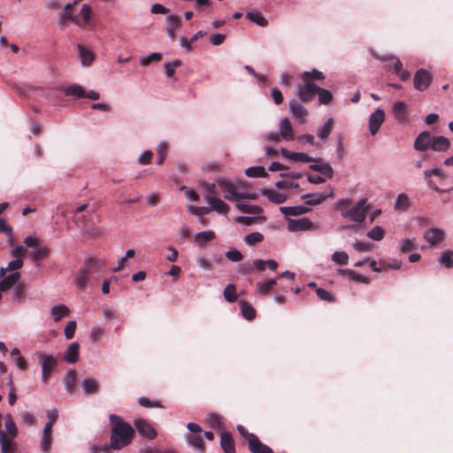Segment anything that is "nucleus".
I'll return each instance as SVG.
<instances>
[{
  "mask_svg": "<svg viewBox=\"0 0 453 453\" xmlns=\"http://www.w3.org/2000/svg\"><path fill=\"white\" fill-rule=\"evenodd\" d=\"M242 317L247 320H253L256 318V310L245 300L239 302Z\"/></svg>",
  "mask_w": 453,
  "mask_h": 453,
  "instance_id": "obj_32",
  "label": "nucleus"
},
{
  "mask_svg": "<svg viewBox=\"0 0 453 453\" xmlns=\"http://www.w3.org/2000/svg\"><path fill=\"white\" fill-rule=\"evenodd\" d=\"M264 241V235L259 232H254L245 235L244 242L250 246H254Z\"/></svg>",
  "mask_w": 453,
  "mask_h": 453,
  "instance_id": "obj_48",
  "label": "nucleus"
},
{
  "mask_svg": "<svg viewBox=\"0 0 453 453\" xmlns=\"http://www.w3.org/2000/svg\"><path fill=\"white\" fill-rule=\"evenodd\" d=\"M110 423L111 426V448L120 449L127 446L134 437V428L121 417L115 414L110 416Z\"/></svg>",
  "mask_w": 453,
  "mask_h": 453,
  "instance_id": "obj_1",
  "label": "nucleus"
},
{
  "mask_svg": "<svg viewBox=\"0 0 453 453\" xmlns=\"http://www.w3.org/2000/svg\"><path fill=\"white\" fill-rule=\"evenodd\" d=\"M162 59V55L160 53L155 52L151 53L146 58H143V66L148 65L152 62H159Z\"/></svg>",
  "mask_w": 453,
  "mask_h": 453,
  "instance_id": "obj_64",
  "label": "nucleus"
},
{
  "mask_svg": "<svg viewBox=\"0 0 453 453\" xmlns=\"http://www.w3.org/2000/svg\"><path fill=\"white\" fill-rule=\"evenodd\" d=\"M277 279H269L265 281L258 282L257 283V290L261 295H267L269 292L274 288V286L277 284Z\"/></svg>",
  "mask_w": 453,
  "mask_h": 453,
  "instance_id": "obj_36",
  "label": "nucleus"
},
{
  "mask_svg": "<svg viewBox=\"0 0 453 453\" xmlns=\"http://www.w3.org/2000/svg\"><path fill=\"white\" fill-rule=\"evenodd\" d=\"M316 293H317L318 296L319 297V299H321V300L327 301L329 303H333L335 301L334 296L324 288H318L316 289Z\"/></svg>",
  "mask_w": 453,
  "mask_h": 453,
  "instance_id": "obj_59",
  "label": "nucleus"
},
{
  "mask_svg": "<svg viewBox=\"0 0 453 453\" xmlns=\"http://www.w3.org/2000/svg\"><path fill=\"white\" fill-rule=\"evenodd\" d=\"M81 386L83 391L87 395L96 394L99 391V382L92 378H86L82 380Z\"/></svg>",
  "mask_w": 453,
  "mask_h": 453,
  "instance_id": "obj_28",
  "label": "nucleus"
},
{
  "mask_svg": "<svg viewBox=\"0 0 453 453\" xmlns=\"http://www.w3.org/2000/svg\"><path fill=\"white\" fill-rule=\"evenodd\" d=\"M65 94L68 96H74L77 98H85L86 97V91L84 88L77 84H72L68 86L67 88L63 89Z\"/></svg>",
  "mask_w": 453,
  "mask_h": 453,
  "instance_id": "obj_34",
  "label": "nucleus"
},
{
  "mask_svg": "<svg viewBox=\"0 0 453 453\" xmlns=\"http://www.w3.org/2000/svg\"><path fill=\"white\" fill-rule=\"evenodd\" d=\"M332 260L342 265H345L348 264L349 256L345 251H335L332 256Z\"/></svg>",
  "mask_w": 453,
  "mask_h": 453,
  "instance_id": "obj_52",
  "label": "nucleus"
},
{
  "mask_svg": "<svg viewBox=\"0 0 453 453\" xmlns=\"http://www.w3.org/2000/svg\"><path fill=\"white\" fill-rule=\"evenodd\" d=\"M76 329V322L75 321H70L67 323V325L65 327V335L66 339H73L74 336Z\"/></svg>",
  "mask_w": 453,
  "mask_h": 453,
  "instance_id": "obj_63",
  "label": "nucleus"
},
{
  "mask_svg": "<svg viewBox=\"0 0 453 453\" xmlns=\"http://www.w3.org/2000/svg\"><path fill=\"white\" fill-rule=\"evenodd\" d=\"M236 208L242 213L258 214L262 212L263 209L257 205L244 204L237 202Z\"/></svg>",
  "mask_w": 453,
  "mask_h": 453,
  "instance_id": "obj_43",
  "label": "nucleus"
},
{
  "mask_svg": "<svg viewBox=\"0 0 453 453\" xmlns=\"http://www.w3.org/2000/svg\"><path fill=\"white\" fill-rule=\"evenodd\" d=\"M317 89H319V86L313 82L303 81V85L297 88L296 95L302 102L309 103L314 99Z\"/></svg>",
  "mask_w": 453,
  "mask_h": 453,
  "instance_id": "obj_8",
  "label": "nucleus"
},
{
  "mask_svg": "<svg viewBox=\"0 0 453 453\" xmlns=\"http://www.w3.org/2000/svg\"><path fill=\"white\" fill-rule=\"evenodd\" d=\"M312 227L313 224L308 218L288 219V228L291 232L309 230Z\"/></svg>",
  "mask_w": 453,
  "mask_h": 453,
  "instance_id": "obj_16",
  "label": "nucleus"
},
{
  "mask_svg": "<svg viewBox=\"0 0 453 453\" xmlns=\"http://www.w3.org/2000/svg\"><path fill=\"white\" fill-rule=\"evenodd\" d=\"M246 18L259 27H265L268 25L267 19L257 11L247 12Z\"/></svg>",
  "mask_w": 453,
  "mask_h": 453,
  "instance_id": "obj_35",
  "label": "nucleus"
},
{
  "mask_svg": "<svg viewBox=\"0 0 453 453\" xmlns=\"http://www.w3.org/2000/svg\"><path fill=\"white\" fill-rule=\"evenodd\" d=\"M226 257L227 259H229L233 262H240L243 258L242 254L238 250H236L234 248H230L226 252Z\"/></svg>",
  "mask_w": 453,
  "mask_h": 453,
  "instance_id": "obj_56",
  "label": "nucleus"
},
{
  "mask_svg": "<svg viewBox=\"0 0 453 453\" xmlns=\"http://www.w3.org/2000/svg\"><path fill=\"white\" fill-rule=\"evenodd\" d=\"M450 147V142L444 136H433L431 149L434 151H446Z\"/></svg>",
  "mask_w": 453,
  "mask_h": 453,
  "instance_id": "obj_21",
  "label": "nucleus"
},
{
  "mask_svg": "<svg viewBox=\"0 0 453 453\" xmlns=\"http://www.w3.org/2000/svg\"><path fill=\"white\" fill-rule=\"evenodd\" d=\"M77 49L79 51L80 58L81 60V64L85 66L90 65L95 59V55L93 52L81 44H78Z\"/></svg>",
  "mask_w": 453,
  "mask_h": 453,
  "instance_id": "obj_27",
  "label": "nucleus"
},
{
  "mask_svg": "<svg viewBox=\"0 0 453 453\" xmlns=\"http://www.w3.org/2000/svg\"><path fill=\"white\" fill-rule=\"evenodd\" d=\"M423 237L431 246H436L443 241L445 234L441 229L429 228L425 231Z\"/></svg>",
  "mask_w": 453,
  "mask_h": 453,
  "instance_id": "obj_14",
  "label": "nucleus"
},
{
  "mask_svg": "<svg viewBox=\"0 0 453 453\" xmlns=\"http://www.w3.org/2000/svg\"><path fill=\"white\" fill-rule=\"evenodd\" d=\"M70 310L64 304L56 305L51 308L50 313L54 317V320L58 322L63 317L69 314Z\"/></svg>",
  "mask_w": 453,
  "mask_h": 453,
  "instance_id": "obj_38",
  "label": "nucleus"
},
{
  "mask_svg": "<svg viewBox=\"0 0 453 453\" xmlns=\"http://www.w3.org/2000/svg\"><path fill=\"white\" fill-rule=\"evenodd\" d=\"M245 173L249 177L257 178V177H266L267 173L263 166H251L246 169Z\"/></svg>",
  "mask_w": 453,
  "mask_h": 453,
  "instance_id": "obj_46",
  "label": "nucleus"
},
{
  "mask_svg": "<svg viewBox=\"0 0 453 453\" xmlns=\"http://www.w3.org/2000/svg\"><path fill=\"white\" fill-rule=\"evenodd\" d=\"M167 22V33L172 40L175 38V30L180 24V18L176 15H170L166 18Z\"/></svg>",
  "mask_w": 453,
  "mask_h": 453,
  "instance_id": "obj_33",
  "label": "nucleus"
},
{
  "mask_svg": "<svg viewBox=\"0 0 453 453\" xmlns=\"http://www.w3.org/2000/svg\"><path fill=\"white\" fill-rule=\"evenodd\" d=\"M215 238V234L213 231H204L200 232L196 235V240L199 243H203L206 242H210Z\"/></svg>",
  "mask_w": 453,
  "mask_h": 453,
  "instance_id": "obj_54",
  "label": "nucleus"
},
{
  "mask_svg": "<svg viewBox=\"0 0 453 453\" xmlns=\"http://www.w3.org/2000/svg\"><path fill=\"white\" fill-rule=\"evenodd\" d=\"M99 217L96 212L88 213L82 216L80 222H76L81 229L84 235L94 238L101 234V229L98 226Z\"/></svg>",
  "mask_w": 453,
  "mask_h": 453,
  "instance_id": "obj_5",
  "label": "nucleus"
},
{
  "mask_svg": "<svg viewBox=\"0 0 453 453\" xmlns=\"http://www.w3.org/2000/svg\"><path fill=\"white\" fill-rule=\"evenodd\" d=\"M207 423L211 428H222L221 417L217 414H210L207 418Z\"/></svg>",
  "mask_w": 453,
  "mask_h": 453,
  "instance_id": "obj_55",
  "label": "nucleus"
},
{
  "mask_svg": "<svg viewBox=\"0 0 453 453\" xmlns=\"http://www.w3.org/2000/svg\"><path fill=\"white\" fill-rule=\"evenodd\" d=\"M433 136L428 131L421 132L414 142V149L418 151H426L431 148Z\"/></svg>",
  "mask_w": 453,
  "mask_h": 453,
  "instance_id": "obj_13",
  "label": "nucleus"
},
{
  "mask_svg": "<svg viewBox=\"0 0 453 453\" xmlns=\"http://www.w3.org/2000/svg\"><path fill=\"white\" fill-rule=\"evenodd\" d=\"M206 187L208 194L205 200L211 205L210 209L219 213L226 214L229 211V206L224 201L215 196V184H207Z\"/></svg>",
  "mask_w": 453,
  "mask_h": 453,
  "instance_id": "obj_6",
  "label": "nucleus"
},
{
  "mask_svg": "<svg viewBox=\"0 0 453 453\" xmlns=\"http://www.w3.org/2000/svg\"><path fill=\"white\" fill-rule=\"evenodd\" d=\"M12 436L6 434L4 431H0V445L2 453H14L16 445Z\"/></svg>",
  "mask_w": 453,
  "mask_h": 453,
  "instance_id": "obj_19",
  "label": "nucleus"
},
{
  "mask_svg": "<svg viewBox=\"0 0 453 453\" xmlns=\"http://www.w3.org/2000/svg\"><path fill=\"white\" fill-rule=\"evenodd\" d=\"M167 152H168V145L165 142H160L157 148V165L163 164V162L165 161V157L167 155Z\"/></svg>",
  "mask_w": 453,
  "mask_h": 453,
  "instance_id": "obj_50",
  "label": "nucleus"
},
{
  "mask_svg": "<svg viewBox=\"0 0 453 453\" xmlns=\"http://www.w3.org/2000/svg\"><path fill=\"white\" fill-rule=\"evenodd\" d=\"M333 127H334V119L332 118H330L326 120V122L324 124V126L321 128H319V130L318 131V136L322 140L326 139L329 136V134H331Z\"/></svg>",
  "mask_w": 453,
  "mask_h": 453,
  "instance_id": "obj_45",
  "label": "nucleus"
},
{
  "mask_svg": "<svg viewBox=\"0 0 453 453\" xmlns=\"http://www.w3.org/2000/svg\"><path fill=\"white\" fill-rule=\"evenodd\" d=\"M76 384V372L74 370H69L65 378V386L66 390L73 394L75 389Z\"/></svg>",
  "mask_w": 453,
  "mask_h": 453,
  "instance_id": "obj_40",
  "label": "nucleus"
},
{
  "mask_svg": "<svg viewBox=\"0 0 453 453\" xmlns=\"http://www.w3.org/2000/svg\"><path fill=\"white\" fill-rule=\"evenodd\" d=\"M4 425L8 435L15 438L18 434V429L11 415L6 416Z\"/></svg>",
  "mask_w": 453,
  "mask_h": 453,
  "instance_id": "obj_49",
  "label": "nucleus"
},
{
  "mask_svg": "<svg viewBox=\"0 0 453 453\" xmlns=\"http://www.w3.org/2000/svg\"><path fill=\"white\" fill-rule=\"evenodd\" d=\"M289 111L291 114L301 123L305 121V117L308 114L307 110L296 100H291L289 102Z\"/></svg>",
  "mask_w": 453,
  "mask_h": 453,
  "instance_id": "obj_18",
  "label": "nucleus"
},
{
  "mask_svg": "<svg viewBox=\"0 0 453 453\" xmlns=\"http://www.w3.org/2000/svg\"><path fill=\"white\" fill-rule=\"evenodd\" d=\"M392 112L397 123L405 124L408 122L407 107L403 102H396L392 107Z\"/></svg>",
  "mask_w": 453,
  "mask_h": 453,
  "instance_id": "obj_15",
  "label": "nucleus"
},
{
  "mask_svg": "<svg viewBox=\"0 0 453 453\" xmlns=\"http://www.w3.org/2000/svg\"><path fill=\"white\" fill-rule=\"evenodd\" d=\"M219 187L226 192L224 197L229 201L240 202L242 199L256 200L257 195L256 193H241L237 191L236 185L226 180H219Z\"/></svg>",
  "mask_w": 453,
  "mask_h": 453,
  "instance_id": "obj_4",
  "label": "nucleus"
},
{
  "mask_svg": "<svg viewBox=\"0 0 453 453\" xmlns=\"http://www.w3.org/2000/svg\"><path fill=\"white\" fill-rule=\"evenodd\" d=\"M20 279V273L14 272L12 274L3 278L0 280V291H6L12 288L14 285L18 283Z\"/></svg>",
  "mask_w": 453,
  "mask_h": 453,
  "instance_id": "obj_22",
  "label": "nucleus"
},
{
  "mask_svg": "<svg viewBox=\"0 0 453 453\" xmlns=\"http://www.w3.org/2000/svg\"><path fill=\"white\" fill-rule=\"evenodd\" d=\"M280 211L285 216H298L310 211V209L303 205L280 207Z\"/></svg>",
  "mask_w": 453,
  "mask_h": 453,
  "instance_id": "obj_31",
  "label": "nucleus"
},
{
  "mask_svg": "<svg viewBox=\"0 0 453 453\" xmlns=\"http://www.w3.org/2000/svg\"><path fill=\"white\" fill-rule=\"evenodd\" d=\"M433 77L431 73L425 69H419L416 72L413 78L414 88L417 90L424 91L431 84Z\"/></svg>",
  "mask_w": 453,
  "mask_h": 453,
  "instance_id": "obj_9",
  "label": "nucleus"
},
{
  "mask_svg": "<svg viewBox=\"0 0 453 453\" xmlns=\"http://www.w3.org/2000/svg\"><path fill=\"white\" fill-rule=\"evenodd\" d=\"M311 165L310 169L315 172H319V173L326 176L329 179H332L334 176V170L332 166L328 163H319Z\"/></svg>",
  "mask_w": 453,
  "mask_h": 453,
  "instance_id": "obj_30",
  "label": "nucleus"
},
{
  "mask_svg": "<svg viewBox=\"0 0 453 453\" xmlns=\"http://www.w3.org/2000/svg\"><path fill=\"white\" fill-rule=\"evenodd\" d=\"M281 155L292 161L295 162H320V158H314L312 157H310L309 155L303 153V152H291L288 150L287 149H281Z\"/></svg>",
  "mask_w": 453,
  "mask_h": 453,
  "instance_id": "obj_12",
  "label": "nucleus"
},
{
  "mask_svg": "<svg viewBox=\"0 0 453 453\" xmlns=\"http://www.w3.org/2000/svg\"><path fill=\"white\" fill-rule=\"evenodd\" d=\"M385 235L384 230L380 226H375L367 233V236L374 241H380Z\"/></svg>",
  "mask_w": 453,
  "mask_h": 453,
  "instance_id": "obj_53",
  "label": "nucleus"
},
{
  "mask_svg": "<svg viewBox=\"0 0 453 453\" xmlns=\"http://www.w3.org/2000/svg\"><path fill=\"white\" fill-rule=\"evenodd\" d=\"M334 192L331 190L329 193H314V194H306L303 196V199H305V204L307 205H319L323 203L326 198L333 197Z\"/></svg>",
  "mask_w": 453,
  "mask_h": 453,
  "instance_id": "obj_17",
  "label": "nucleus"
},
{
  "mask_svg": "<svg viewBox=\"0 0 453 453\" xmlns=\"http://www.w3.org/2000/svg\"><path fill=\"white\" fill-rule=\"evenodd\" d=\"M79 2H68L63 12L59 14L58 26L65 28L67 21H73L81 27H86L90 21L91 8L88 4H84L79 14H74L73 7Z\"/></svg>",
  "mask_w": 453,
  "mask_h": 453,
  "instance_id": "obj_2",
  "label": "nucleus"
},
{
  "mask_svg": "<svg viewBox=\"0 0 453 453\" xmlns=\"http://www.w3.org/2000/svg\"><path fill=\"white\" fill-rule=\"evenodd\" d=\"M301 79L303 81L312 82L311 80H318V81L324 80L325 75L323 74L322 72L314 68L311 71L303 72L301 74Z\"/></svg>",
  "mask_w": 453,
  "mask_h": 453,
  "instance_id": "obj_37",
  "label": "nucleus"
},
{
  "mask_svg": "<svg viewBox=\"0 0 453 453\" xmlns=\"http://www.w3.org/2000/svg\"><path fill=\"white\" fill-rule=\"evenodd\" d=\"M38 358L42 365V380L47 384L50 378L51 372L57 365V359L53 356L44 354H39Z\"/></svg>",
  "mask_w": 453,
  "mask_h": 453,
  "instance_id": "obj_7",
  "label": "nucleus"
},
{
  "mask_svg": "<svg viewBox=\"0 0 453 453\" xmlns=\"http://www.w3.org/2000/svg\"><path fill=\"white\" fill-rule=\"evenodd\" d=\"M157 435V433L152 425L143 419V438L153 440Z\"/></svg>",
  "mask_w": 453,
  "mask_h": 453,
  "instance_id": "obj_51",
  "label": "nucleus"
},
{
  "mask_svg": "<svg viewBox=\"0 0 453 453\" xmlns=\"http://www.w3.org/2000/svg\"><path fill=\"white\" fill-rule=\"evenodd\" d=\"M385 120V111L381 109H377L369 117V131L372 135H375L380 126Z\"/></svg>",
  "mask_w": 453,
  "mask_h": 453,
  "instance_id": "obj_10",
  "label": "nucleus"
},
{
  "mask_svg": "<svg viewBox=\"0 0 453 453\" xmlns=\"http://www.w3.org/2000/svg\"><path fill=\"white\" fill-rule=\"evenodd\" d=\"M338 273L349 276L352 280L361 283H369V279L357 274L355 271L350 269H338Z\"/></svg>",
  "mask_w": 453,
  "mask_h": 453,
  "instance_id": "obj_39",
  "label": "nucleus"
},
{
  "mask_svg": "<svg viewBox=\"0 0 453 453\" xmlns=\"http://www.w3.org/2000/svg\"><path fill=\"white\" fill-rule=\"evenodd\" d=\"M187 440L188 443L193 446L197 450L203 452L204 451V443L203 438L199 434H188L187 436Z\"/></svg>",
  "mask_w": 453,
  "mask_h": 453,
  "instance_id": "obj_42",
  "label": "nucleus"
},
{
  "mask_svg": "<svg viewBox=\"0 0 453 453\" xmlns=\"http://www.w3.org/2000/svg\"><path fill=\"white\" fill-rule=\"evenodd\" d=\"M64 358L69 364H74L78 361L79 344L77 342H73L67 347Z\"/></svg>",
  "mask_w": 453,
  "mask_h": 453,
  "instance_id": "obj_29",
  "label": "nucleus"
},
{
  "mask_svg": "<svg viewBox=\"0 0 453 453\" xmlns=\"http://www.w3.org/2000/svg\"><path fill=\"white\" fill-rule=\"evenodd\" d=\"M28 255L33 261H41L49 257L50 249L48 246H41L40 244H38V247L34 248V250H31Z\"/></svg>",
  "mask_w": 453,
  "mask_h": 453,
  "instance_id": "obj_25",
  "label": "nucleus"
},
{
  "mask_svg": "<svg viewBox=\"0 0 453 453\" xmlns=\"http://www.w3.org/2000/svg\"><path fill=\"white\" fill-rule=\"evenodd\" d=\"M181 65L180 60H174L171 63L165 64V74L167 77H173L177 67Z\"/></svg>",
  "mask_w": 453,
  "mask_h": 453,
  "instance_id": "obj_57",
  "label": "nucleus"
},
{
  "mask_svg": "<svg viewBox=\"0 0 453 453\" xmlns=\"http://www.w3.org/2000/svg\"><path fill=\"white\" fill-rule=\"evenodd\" d=\"M237 430L242 437H243L247 441L248 444L250 443V441H254L256 437H257L256 434L250 433L243 426L239 425L237 426Z\"/></svg>",
  "mask_w": 453,
  "mask_h": 453,
  "instance_id": "obj_60",
  "label": "nucleus"
},
{
  "mask_svg": "<svg viewBox=\"0 0 453 453\" xmlns=\"http://www.w3.org/2000/svg\"><path fill=\"white\" fill-rule=\"evenodd\" d=\"M411 206L409 197L406 194L402 193L398 195L395 203V209L396 211H406Z\"/></svg>",
  "mask_w": 453,
  "mask_h": 453,
  "instance_id": "obj_41",
  "label": "nucleus"
},
{
  "mask_svg": "<svg viewBox=\"0 0 453 453\" xmlns=\"http://www.w3.org/2000/svg\"><path fill=\"white\" fill-rule=\"evenodd\" d=\"M317 95L319 96V102L320 104H328L333 100L332 93L326 88L319 87V89H317Z\"/></svg>",
  "mask_w": 453,
  "mask_h": 453,
  "instance_id": "obj_47",
  "label": "nucleus"
},
{
  "mask_svg": "<svg viewBox=\"0 0 453 453\" xmlns=\"http://www.w3.org/2000/svg\"><path fill=\"white\" fill-rule=\"evenodd\" d=\"M248 448L251 453H273V450L269 446L261 442L258 437L250 441Z\"/></svg>",
  "mask_w": 453,
  "mask_h": 453,
  "instance_id": "obj_26",
  "label": "nucleus"
},
{
  "mask_svg": "<svg viewBox=\"0 0 453 453\" xmlns=\"http://www.w3.org/2000/svg\"><path fill=\"white\" fill-rule=\"evenodd\" d=\"M275 187L279 189H289L297 188L299 185L298 183H294L288 180H279L275 183Z\"/></svg>",
  "mask_w": 453,
  "mask_h": 453,
  "instance_id": "obj_62",
  "label": "nucleus"
},
{
  "mask_svg": "<svg viewBox=\"0 0 453 453\" xmlns=\"http://www.w3.org/2000/svg\"><path fill=\"white\" fill-rule=\"evenodd\" d=\"M224 298L228 303H234L237 300L236 286L234 284H228L223 291Z\"/></svg>",
  "mask_w": 453,
  "mask_h": 453,
  "instance_id": "obj_44",
  "label": "nucleus"
},
{
  "mask_svg": "<svg viewBox=\"0 0 453 453\" xmlns=\"http://www.w3.org/2000/svg\"><path fill=\"white\" fill-rule=\"evenodd\" d=\"M365 199L360 200L355 206L349 210L347 215L355 222H363L366 217V210L365 208Z\"/></svg>",
  "mask_w": 453,
  "mask_h": 453,
  "instance_id": "obj_11",
  "label": "nucleus"
},
{
  "mask_svg": "<svg viewBox=\"0 0 453 453\" xmlns=\"http://www.w3.org/2000/svg\"><path fill=\"white\" fill-rule=\"evenodd\" d=\"M280 132L282 138L286 141H292L294 139V131L288 118H283L280 120Z\"/></svg>",
  "mask_w": 453,
  "mask_h": 453,
  "instance_id": "obj_23",
  "label": "nucleus"
},
{
  "mask_svg": "<svg viewBox=\"0 0 453 453\" xmlns=\"http://www.w3.org/2000/svg\"><path fill=\"white\" fill-rule=\"evenodd\" d=\"M440 262L447 268L453 267V251L449 250L444 252L440 258Z\"/></svg>",
  "mask_w": 453,
  "mask_h": 453,
  "instance_id": "obj_58",
  "label": "nucleus"
},
{
  "mask_svg": "<svg viewBox=\"0 0 453 453\" xmlns=\"http://www.w3.org/2000/svg\"><path fill=\"white\" fill-rule=\"evenodd\" d=\"M52 437L51 435H43L41 440V449L42 452H49L51 447Z\"/></svg>",
  "mask_w": 453,
  "mask_h": 453,
  "instance_id": "obj_61",
  "label": "nucleus"
},
{
  "mask_svg": "<svg viewBox=\"0 0 453 453\" xmlns=\"http://www.w3.org/2000/svg\"><path fill=\"white\" fill-rule=\"evenodd\" d=\"M261 194L276 204L283 203L287 199L286 195L279 193L273 189L263 188L261 189Z\"/></svg>",
  "mask_w": 453,
  "mask_h": 453,
  "instance_id": "obj_24",
  "label": "nucleus"
},
{
  "mask_svg": "<svg viewBox=\"0 0 453 453\" xmlns=\"http://www.w3.org/2000/svg\"><path fill=\"white\" fill-rule=\"evenodd\" d=\"M104 267V263L97 258L88 257L86 259L83 267L79 270L75 277L76 287L80 290H85L92 276L102 272Z\"/></svg>",
  "mask_w": 453,
  "mask_h": 453,
  "instance_id": "obj_3",
  "label": "nucleus"
},
{
  "mask_svg": "<svg viewBox=\"0 0 453 453\" xmlns=\"http://www.w3.org/2000/svg\"><path fill=\"white\" fill-rule=\"evenodd\" d=\"M220 446L224 453H235L234 441L230 432H222Z\"/></svg>",
  "mask_w": 453,
  "mask_h": 453,
  "instance_id": "obj_20",
  "label": "nucleus"
}]
</instances>
